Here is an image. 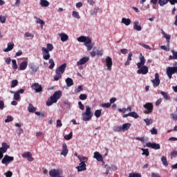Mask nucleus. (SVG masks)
<instances>
[{
	"mask_svg": "<svg viewBox=\"0 0 177 177\" xmlns=\"http://www.w3.org/2000/svg\"><path fill=\"white\" fill-rule=\"evenodd\" d=\"M59 37L61 38L62 42H66L68 40V35H67L66 33L59 34Z\"/></svg>",
	"mask_w": 177,
	"mask_h": 177,
	"instance_id": "b1692460",
	"label": "nucleus"
},
{
	"mask_svg": "<svg viewBox=\"0 0 177 177\" xmlns=\"http://www.w3.org/2000/svg\"><path fill=\"white\" fill-rule=\"evenodd\" d=\"M13 160H15V158L13 156L5 155L3 159L1 160V164H4V165H8V164H10V162H12Z\"/></svg>",
	"mask_w": 177,
	"mask_h": 177,
	"instance_id": "6e6552de",
	"label": "nucleus"
},
{
	"mask_svg": "<svg viewBox=\"0 0 177 177\" xmlns=\"http://www.w3.org/2000/svg\"><path fill=\"white\" fill-rule=\"evenodd\" d=\"M107 71H111L113 67V59L110 56H107L105 59Z\"/></svg>",
	"mask_w": 177,
	"mask_h": 177,
	"instance_id": "1a4fd4ad",
	"label": "nucleus"
},
{
	"mask_svg": "<svg viewBox=\"0 0 177 177\" xmlns=\"http://www.w3.org/2000/svg\"><path fill=\"white\" fill-rule=\"evenodd\" d=\"M171 53L173 55H169V60H176L177 59V51L171 50Z\"/></svg>",
	"mask_w": 177,
	"mask_h": 177,
	"instance_id": "393cba45",
	"label": "nucleus"
},
{
	"mask_svg": "<svg viewBox=\"0 0 177 177\" xmlns=\"http://www.w3.org/2000/svg\"><path fill=\"white\" fill-rule=\"evenodd\" d=\"M24 37L25 38H28L30 37H31V38H32L34 37V34L32 33H30L28 32H26L25 34H24Z\"/></svg>",
	"mask_w": 177,
	"mask_h": 177,
	"instance_id": "6e6d98bb",
	"label": "nucleus"
},
{
	"mask_svg": "<svg viewBox=\"0 0 177 177\" xmlns=\"http://www.w3.org/2000/svg\"><path fill=\"white\" fill-rule=\"evenodd\" d=\"M114 132H121L122 131V127L121 126H116L113 129Z\"/></svg>",
	"mask_w": 177,
	"mask_h": 177,
	"instance_id": "3c124183",
	"label": "nucleus"
},
{
	"mask_svg": "<svg viewBox=\"0 0 177 177\" xmlns=\"http://www.w3.org/2000/svg\"><path fill=\"white\" fill-rule=\"evenodd\" d=\"M56 127H63V124L62 123V120H60L59 119L57 120Z\"/></svg>",
	"mask_w": 177,
	"mask_h": 177,
	"instance_id": "0e129e2a",
	"label": "nucleus"
},
{
	"mask_svg": "<svg viewBox=\"0 0 177 177\" xmlns=\"http://www.w3.org/2000/svg\"><path fill=\"white\" fill-rule=\"evenodd\" d=\"M83 121H91L93 117V113L89 106H86V111L82 114Z\"/></svg>",
	"mask_w": 177,
	"mask_h": 177,
	"instance_id": "39448f33",
	"label": "nucleus"
},
{
	"mask_svg": "<svg viewBox=\"0 0 177 177\" xmlns=\"http://www.w3.org/2000/svg\"><path fill=\"white\" fill-rule=\"evenodd\" d=\"M94 158L97 159L98 161H103V156L97 151L94 153Z\"/></svg>",
	"mask_w": 177,
	"mask_h": 177,
	"instance_id": "5701e85b",
	"label": "nucleus"
},
{
	"mask_svg": "<svg viewBox=\"0 0 177 177\" xmlns=\"http://www.w3.org/2000/svg\"><path fill=\"white\" fill-rule=\"evenodd\" d=\"M0 21L3 24V23L6 22V17L0 15Z\"/></svg>",
	"mask_w": 177,
	"mask_h": 177,
	"instance_id": "bf43d9fd",
	"label": "nucleus"
},
{
	"mask_svg": "<svg viewBox=\"0 0 177 177\" xmlns=\"http://www.w3.org/2000/svg\"><path fill=\"white\" fill-rule=\"evenodd\" d=\"M145 122L146 123V125L149 126V125H151V124H153V119H144Z\"/></svg>",
	"mask_w": 177,
	"mask_h": 177,
	"instance_id": "49530a36",
	"label": "nucleus"
},
{
	"mask_svg": "<svg viewBox=\"0 0 177 177\" xmlns=\"http://www.w3.org/2000/svg\"><path fill=\"white\" fill-rule=\"evenodd\" d=\"M77 172H82V171H86V164L85 162H81L79 166L77 167Z\"/></svg>",
	"mask_w": 177,
	"mask_h": 177,
	"instance_id": "2eb2a0df",
	"label": "nucleus"
},
{
	"mask_svg": "<svg viewBox=\"0 0 177 177\" xmlns=\"http://www.w3.org/2000/svg\"><path fill=\"white\" fill-rule=\"evenodd\" d=\"M28 64V62L27 61H23L20 64H19V70L21 71H24L26 68H27V66Z\"/></svg>",
	"mask_w": 177,
	"mask_h": 177,
	"instance_id": "412c9836",
	"label": "nucleus"
},
{
	"mask_svg": "<svg viewBox=\"0 0 177 177\" xmlns=\"http://www.w3.org/2000/svg\"><path fill=\"white\" fill-rule=\"evenodd\" d=\"M129 117H133V118H136V119L139 118V115H138V113L135 111L129 113Z\"/></svg>",
	"mask_w": 177,
	"mask_h": 177,
	"instance_id": "f704fd0d",
	"label": "nucleus"
},
{
	"mask_svg": "<svg viewBox=\"0 0 177 177\" xmlns=\"http://www.w3.org/2000/svg\"><path fill=\"white\" fill-rule=\"evenodd\" d=\"M12 64L13 70H17V62L16 61V59L12 60Z\"/></svg>",
	"mask_w": 177,
	"mask_h": 177,
	"instance_id": "a18cd8bd",
	"label": "nucleus"
},
{
	"mask_svg": "<svg viewBox=\"0 0 177 177\" xmlns=\"http://www.w3.org/2000/svg\"><path fill=\"white\" fill-rule=\"evenodd\" d=\"M151 135H157L158 133V131H157L156 129H155L154 127H153L151 129Z\"/></svg>",
	"mask_w": 177,
	"mask_h": 177,
	"instance_id": "13d9d810",
	"label": "nucleus"
},
{
	"mask_svg": "<svg viewBox=\"0 0 177 177\" xmlns=\"http://www.w3.org/2000/svg\"><path fill=\"white\" fill-rule=\"evenodd\" d=\"M154 88H156V86H158L160 85V75H158V73H156L155 74V79L151 80Z\"/></svg>",
	"mask_w": 177,
	"mask_h": 177,
	"instance_id": "f8f14e48",
	"label": "nucleus"
},
{
	"mask_svg": "<svg viewBox=\"0 0 177 177\" xmlns=\"http://www.w3.org/2000/svg\"><path fill=\"white\" fill-rule=\"evenodd\" d=\"M161 161H162L163 165H165V167H168V160H167V157L162 156Z\"/></svg>",
	"mask_w": 177,
	"mask_h": 177,
	"instance_id": "4c0bfd02",
	"label": "nucleus"
},
{
	"mask_svg": "<svg viewBox=\"0 0 177 177\" xmlns=\"http://www.w3.org/2000/svg\"><path fill=\"white\" fill-rule=\"evenodd\" d=\"M104 168L106 169L105 174L109 175V174H110V170L111 168H113V167H110L109 165H105Z\"/></svg>",
	"mask_w": 177,
	"mask_h": 177,
	"instance_id": "a19ab883",
	"label": "nucleus"
},
{
	"mask_svg": "<svg viewBox=\"0 0 177 177\" xmlns=\"http://www.w3.org/2000/svg\"><path fill=\"white\" fill-rule=\"evenodd\" d=\"M141 150L143 151L142 152V156H146V157H149L150 156V152L149 151V149H141Z\"/></svg>",
	"mask_w": 177,
	"mask_h": 177,
	"instance_id": "e433bc0d",
	"label": "nucleus"
},
{
	"mask_svg": "<svg viewBox=\"0 0 177 177\" xmlns=\"http://www.w3.org/2000/svg\"><path fill=\"white\" fill-rule=\"evenodd\" d=\"M94 115L97 118H100V115H102V110L100 109H97L95 111L94 113Z\"/></svg>",
	"mask_w": 177,
	"mask_h": 177,
	"instance_id": "79ce46f5",
	"label": "nucleus"
},
{
	"mask_svg": "<svg viewBox=\"0 0 177 177\" xmlns=\"http://www.w3.org/2000/svg\"><path fill=\"white\" fill-rule=\"evenodd\" d=\"M161 34H162V35H163L164 38H165V39H167V46H168V48H169V39H171V35L165 33L164 30H162V29L161 30Z\"/></svg>",
	"mask_w": 177,
	"mask_h": 177,
	"instance_id": "aec40b11",
	"label": "nucleus"
},
{
	"mask_svg": "<svg viewBox=\"0 0 177 177\" xmlns=\"http://www.w3.org/2000/svg\"><path fill=\"white\" fill-rule=\"evenodd\" d=\"M13 121V117L8 115L7 118L5 120V122H12Z\"/></svg>",
	"mask_w": 177,
	"mask_h": 177,
	"instance_id": "5fc2aeb1",
	"label": "nucleus"
},
{
	"mask_svg": "<svg viewBox=\"0 0 177 177\" xmlns=\"http://www.w3.org/2000/svg\"><path fill=\"white\" fill-rule=\"evenodd\" d=\"M32 73H37V68L34 65H31L30 67Z\"/></svg>",
	"mask_w": 177,
	"mask_h": 177,
	"instance_id": "e2e57ef3",
	"label": "nucleus"
},
{
	"mask_svg": "<svg viewBox=\"0 0 177 177\" xmlns=\"http://www.w3.org/2000/svg\"><path fill=\"white\" fill-rule=\"evenodd\" d=\"M53 49H54V47H53V44H47L46 48L45 47L41 48L43 59H44V60H49V59H50V54L49 53V52H52Z\"/></svg>",
	"mask_w": 177,
	"mask_h": 177,
	"instance_id": "f03ea898",
	"label": "nucleus"
},
{
	"mask_svg": "<svg viewBox=\"0 0 177 177\" xmlns=\"http://www.w3.org/2000/svg\"><path fill=\"white\" fill-rule=\"evenodd\" d=\"M73 17H75V19H80V13L77 11H73L72 12Z\"/></svg>",
	"mask_w": 177,
	"mask_h": 177,
	"instance_id": "8fccbe9b",
	"label": "nucleus"
},
{
	"mask_svg": "<svg viewBox=\"0 0 177 177\" xmlns=\"http://www.w3.org/2000/svg\"><path fill=\"white\" fill-rule=\"evenodd\" d=\"M88 62H89V58L88 57H84L77 62L76 66H82L88 63Z\"/></svg>",
	"mask_w": 177,
	"mask_h": 177,
	"instance_id": "dca6fc26",
	"label": "nucleus"
},
{
	"mask_svg": "<svg viewBox=\"0 0 177 177\" xmlns=\"http://www.w3.org/2000/svg\"><path fill=\"white\" fill-rule=\"evenodd\" d=\"M132 124L131 123H124L122 127V131H128L131 128Z\"/></svg>",
	"mask_w": 177,
	"mask_h": 177,
	"instance_id": "c85d7f7f",
	"label": "nucleus"
},
{
	"mask_svg": "<svg viewBox=\"0 0 177 177\" xmlns=\"http://www.w3.org/2000/svg\"><path fill=\"white\" fill-rule=\"evenodd\" d=\"M10 93H15L14 94V99L15 100H20V94L17 91H10Z\"/></svg>",
	"mask_w": 177,
	"mask_h": 177,
	"instance_id": "c9c22d12",
	"label": "nucleus"
},
{
	"mask_svg": "<svg viewBox=\"0 0 177 177\" xmlns=\"http://www.w3.org/2000/svg\"><path fill=\"white\" fill-rule=\"evenodd\" d=\"M35 19H36V23L37 24H40L41 28H44V24H45L44 20L41 19L40 18H38V17H35Z\"/></svg>",
	"mask_w": 177,
	"mask_h": 177,
	"instance_id": "bb28decb",
	"label": "nucleus"
},
{
	"mask_svg": "<svg viewBox=\"0 0 177 177\" xmlns=\"http://www.w3.org/2000/svg\"><path fill=\"white\" fill-rule=\"evenodd\" d=\"M79 104V107L80 109V110H84V109H85V106L83 105L82 102H81V101H80L78 102Z\"/></svg>",
	"mask_w": 177,
	"mask_h": 177,
	"instance_id": "69168bd1",
	"label": "nucleus"
},
{
	"mask_svg": "<svg viewBox=\"0 0 177 177\" xmlns=\"http://www.w3.org/2000/svg\"><path fill=\"white\" fill-rule=\"evenodd\" d=\"M39 3L43 8H47V6H49V1L47 0H40Z\"/></svg>",
	"mask_w": 177,
	"mask_h": 177,
	"instance_id": "7c9ffc66",
	"label": "nucleus"
},
{
	"mask_svg": "<svg viewBox=\"0 0 177 177\" xmlns=\"http://www.w3.org/2000/svg\"><path fill=\"white\" fill-rule=\"evenodd\" d=\"M8 149H10V145L6 142H2L1 147H0V160L3 158V153H6Z\"/></svg>",
	"mask_w": 177,
	"mask_h": 177,
	"instance_id": "423d86ee",
	"label": "nucleus"
},
{
	"mask_svg": "<svg viewBox=\"0 0 177 177\" xmlns=\"http://www.w3.org/2000/svg\"><path fill=\"white\" fill-rule=\"evenodd\" d=\"M171 157H176V156H177V151H171Z\"/></svg>",
	"mask_w": 177,
	"mask_h": 177,
	"instance_id": "774afa93",
	"label": "nucleus"
},
{
	"mask_svg": "<svg viewBox=\"0 0 177 177\" xmlns=\"http://www.w3.org/2000/svg\"><path fill=\"white\" fill-rule=\"evenodd\" d=\"M122 23L125 26H129L131 24V19L129 18H122Z\"/></svg>",
	"mask_w": 177,
	"mask_h": 177,
	"instance_id": "473e14b6",
	"label": "nucleus"
},
{
	"mask_svg": "<svg viewBox=\"0 0 177 177\" xmlns=\"http://www.w3.org/2000/svg\"><path fill=\"white\" fill-rule=\"evenodd\" d=\"M147 147H150L151 149H153V150H160L161 149V146L158 143L155 142H147L146 144Z\"/></svg>",
	"mask_w": 177,
	"mask_h": 177,
	"instance_id": "9b49d317",
	"label": "nucleus"
},
{
	"mask_svg": "<svg viewBox=\"0 0 177 177\" xmlns=\"http://www.w3.org/2000/svg\"><path fill=\"white\" fill-rule=\"evenodd\" d=\"M140 46H142L145 49H149V50H150V49H151V47H150V46H149L147 44H145L143 43H140Z\"/></svg>",
	"mask_w": 177,
	"mask_h": 177,
	"instance_id": "4d7b16f0",
	"label": "nucleus"
},
{
	"mask_svg": "<svg viewBox=\"0 0 177 177\" xmlns=\"http://www.w3.org/2000/svg\"><path fill=\"white\" fill-rule=\"evenodd\" d=\"M49 175L50 177H57L60 175V170L55 169H51L49 171Z\"/></svg>",
	"mask_w": 177,
	"mask_h": 177,
	"instance_id": "a211bd4d",
	"label": "nucleus"
},
{
	"mask_svg": "<svg viewBox=\"0 0 177 177\" xmlns=\"http://www.w3.org/2000/svg\"><path fill=\"white\" fill-rule=\"evenodd\" d=\"M66 68H67V64L64 63L60 65L58 68L55 70V75H54V81H59L62 78V75L64 74V71H66Z\"/></svg>",
	"mask_w": 177,
	"mask_h": 177,
	"instance_id": "7ed1b4c3",
	"label": "nucleus"
},
{
	"mask_svg": "<svg viewBox=\"0 0 177 177\" xmlns=\"http://www.w3.org/2000/svg\"><path fill=\"white\" fill-rule=\"evenodd\" d=\"M102 107H105L106 109H109L111 106V104L110 102L102 104Z\"/></svg>",
	"mask_w": 177,
	"mask_h": 177,
	"instance_id": "052dcab7",
	"label": "nucleus"
},
{
	"mask_svg": "<svg viewBox=\"0 0 177 177\" xmlns=\"http://www.w3.org/2000/svg\"><path fill=\"white\" fill-rule=\"evenodd\" d=\"M133 28H134L136 31H142V26H140L139 25V21H135V22H134Z\"/></svg>",
	"mask_w": 177,
	"mask_h": 177,
	"instance_id": "c756f323",
	"label": "nucleus"
},
{
	"mask_svg": "<svg viewBox=\"0 0 177 177\" xmlns=\"http://www.w3.org/2000/svg\"><path fill=\"white\" fill-rule=\"evenodd\" d=\"M140 62L143 63L144 64H145L146 63V59H145V56H143V55H142V53L140 54Z\"/></svg>",
	"mask_w": 177,
	"mask_h": 177,
	"instance_id": "09e8293b",
	"label": "nucleus"
},
{
	"mask_svg": "<svg viewBox=\"0 0 177 177\" xmlns=\"http://www.w3.org/2000/svg\"><path fill=\"white\" fill-rule=\"evenodd\" d=\"M78 160L80 161V162H85V161H88V158L85 156H77Z\"/></svg>",
	"mask_w": 177,
	"mask_h": 177,
	"instance_id": "ea45409f",
	"label": "nucleus"
},
{
	"mask_svg": "<svg viewBox=\"0 0 177 177\" xmlns=\"http://www.w3.org/2000/svg\"><path fill=\"white\" fill-rule=\"evenodd\" d=\"M145 66V64H143V62H138L137 64V67L138 68L140 69L141 67Z\"/></svg>",
	"mask_w": 177,
	"mask_h": 177,
	"instance_id": "338daca9",
	"label": "nucleus"
},
{
	"mask_svg": "<svg viewBox=\"0 0 177 177\" xmlns=\"http://www.w3.org/2000/svg\"><path fill=\"white\" fill-rule=\"evenodd\" d=\"M143 107L146 109L145 111H144L145 114H150V113H153V104L150 102H147L145 104H144Z\"/></svg>",
	"mask_w": 177,
	"mask_h": 177,
	"instance_id": "9d476101",
	"label": "nucleus"
},
{
	"mask_svg": "<svg viewBox=\"0 0 177 177\" xmlns=\"http://www.w3.org/2000/svg\"><path fill=\"white\" fill-rule=\"evenodd\" d=\"M31 88L35 91L36 93L42 92V86H41L39 83H34L32 84Z\"/></svg>",
	"mask_w": 177,
	"mask_h": 177,
	"instance_id": "ddd939ff",
	"label": "nucleus"
},
{
	"mask_svg": "<svg viewBox=\"0 0 177 177\" xmlns=\"http://www.w3.org/2000/svg\"><path fill=\"white\" fill-rule=\"evenodd\" d=\"M62 91H57L54 93V94L50 97V100H48L46 102V106H52L53 103H57V100L62 97Z\"/></svg>",
	"mask_w": 177,
	"mask_h": 177,
	"instance_id": "20e7f679",
	"label": "nucleus"
},
{
	"mask_svg": "<svg viewBox=\"0 0 177 177\" xmlns=\"http://www.w3.org/2000/svg\"><path fill=\"white\" fill-rule=\"evenodd\" d=\"M132 60V53L130 52L127 57V60L126 61L124 66H129L131 64V61Z\"/></svg>",
	"mask_w": 177,
	"mask_h": 177,
	"instance_id": "cd10ccee",
	"label": "nucleus"
},
{
	"mask_svg": "<svg viewBox=\"0 0 177 177\" xmlns=\"http://www.w3.org/2000/svg\"><path fill=\"white\" fill-rule=\"evenodd\" d=\"M67 154H68V148L67 147V144L64 143L62 145V151L61 152V156H64V157H66Z\"/></svg>",
	"mask_w": 177,
	"mask_h": 177,
	"instance_id": "f3484780",
	"label": "nucleus"
},
{
	"mask_svg": "<svg viewBox=\"0 0 177 177\" xmlns=\"http://www.w3.org/2000/svg\"><path fill=\"white\" fill-rule=\"evenodd\" d=\"M19 84V81L17 80H14L11 82V88H16Z\"/></svg>",
	"mask_w": 177,
	"mask_h": 177,
	"instance_id": "37998d69",
	"label": "nucleus"
},
{
	"mask_svg": "<svg viewBox=\"0 0 177 177\" xmlns=\"http://www.w3.org/2000/svg\"><path fill=\"white\" fill-rule=\"evenodd\" d=\"M66 86L70 88V86H73L74 85V81H73V79L70 77H67L66 79Z\"/></svg>",
	"mask_w": 177,
	"mask_h": 177,
	"instance_id": "a878e982",
	"label": "nucleus"
},
{
	"mask_svg": "<svg viewBox=\"0 0 177 177\" xmlns=\"http://www.w3.org/2000/svg\"><path fill=\"white\" fill-rule=\"evenodd\" d=\"M158 3L160 6H164V5L168 3V0H158Z\"/></svg>",
	"mask_w": 177,
	"mask_h": 177,
	"instance_id": "de8ad7c7",
	"label": "nucleus"
},
{
	"mask_svg": "<svg viewBox=\"0 0 177 177\" xmlns=\"http://www.w3.org/2000/svg\"><path fill=\"white\" fill-rule=\"evenodd\" d=\"M129 177H142L140 173H130Z\"/></svg>",
	"mask_w": 177,
	"mask_h": 177,
	"instance_id": "c03bdc74",
	"label": "nucleus"
},
{
	"mask_svg": "<svg viewBox=\"0 0 177 177\" xmlns=\"http://www.w3.org/2000/svg\"><path fill=\"white\" fill-rule=\"evenodd\" d=\"M32 154L31 152H25L22 153V157L24 158H28V161L32 162L34 161V158L32 157Z\"/></svg>",
	"mask_w": 177,
	"mask_h": 177,
	"instance_id": "6ab92c4d",
	"label": "nucleus"
},
{
	"mask_svg": "<svg viewBox=\"0 0 177 177\" xmlns=\"http://www.w3.org/2000/svg\"><path fill=\"white\" fill-rule=\"evenodd\" d=\"M137 73L138 74H143V75H146V74L149 73V67H147V66H144L138 69Z\"/></svg>",
	"mask_w": 177,
	"mask_h": 177,
	"instance_id": "4468645a",
	"label": "nucleus"
},
{
	"mask_svg": "<svg viewBox=\"0 0 177 177\" xmlns=\"http://www.w3.org/2000/svg\"><path fill=\"white\" fill-rule=\"evenodd\" d=\"M78 42H84L85 46L87 48V50H92V48L95 46L94 43H92V39L86 37L85 36H80L77 38Z\"/></svg>",
	"mask_w": 177,
	"mask_h": 177,
	"instance_id": "f257e3e1",
	"label": "nucleus"
},
{
	"mask_svg": "<svg viewBox=\"0 0 177 177\" xmlns=\"http://www.w3.org/2000/svg\"><path fill=\"white\" fill-rule=\"evenodd\" d=\"M12 175H13V173L12 171H8L6 173H5V176L6 177H12Z\"/></svg>",
	"mask_w": 177,
	"mask_h": 177,
	"instance_id": "680f3d73",
	"label": "nucleus"
},
{
	"mask_svg": "<svg viewBox=\"0 0 177 177\" xmlns=\"http://www.w3.org/2000/svg\"><path fill=\"white\" fill-rule=\"evenodd\" d=\"M166 73L167 77L171 80V78H172V75L177 73V67L169 66L166 70Z\"/></svg>",
	"mask_w": 177,
	"mask_h": 177,
	"instance_id": "0eeeda50",
	"label": "nucleus"
},
{
	"mask_svg": "<svg viewBox=\"0 0 177 177\" xmlns=\"http://www.w3.org/2000/svg\"><path fill=\"white\" fill-rule=\"evenodd\" d=\"M72 138H73V133L71 132L69 134L64 136V139L66 140H70Z\"/></svg>",
	"mask_w": 177,
	"mask_h": 177,
	"instance_id": "603ef678",
	"label": "nucleus"
},
{
	"mask_svg": "<svg viewBox=\"0 0 177 177\" xmlns=\"http://www.w3.org/2000/svg\"><path fill=\"white\" fill-rule=\"evenodd\" d=\"M79 97L80 100H86L88 95H86V94H81Z\"/></svg>",
	"mask_w": 177,
	"mask_h": 177,
	"instance_id": "864d4df0",
	"label": "nucleus"
},
{
	"mask_svg": "<svg viewBox=\"0 0 177 177\" xmlns=\"http://www.w3.org/2000/svg\"><path fill=\"white\" fill-rule=\"evenodd\" d=\"M48 63L50 64V70H53L55 67V61L53 60V59H48Z\"/></svg>",
	"mask_w": 177,
	"mask_h": 177,
	"instance_id": "72a5a7b5",
	"label": "nucleus"
},
{
	"mask_svg": "<svg viewBox=\"0 0 177 177\" xmlns=\"http://www.w3.org/2000/svg\"><path fill=\"white\" fill-rule=\"evenodd\" d=\"M14 46H15V44L12 42L8 43L7 48H5L3 50V52H10V50H13Z\"/></svg>",
	"mask_w": 177,
	"mask_h": 177,
	"instance_id": "4be33fe9",
	"label": "nucleus"
},
{
	"mask_svg": "<svg viewBox=\"0 0 177 177\" xmlns=\"http://www.w3.org/2000/svg\"><path fill=\"white\" fill-rule=\"evenodd\" d=\"M160 94L164 97V98L166 100H169V99H171V97H169V95H168V93L164 92V91H161Z\"/></svg>",
	"mask_w": 177,
	"mask_h": 177,
	"instance_id": "58836bf2",
	"label": "nucleus"
},
{
	"mask_svg": "<svg viewBox=\"0 0 177 177\" xmlns=\"http://www.w3.org/2000/svg\"><path fill=\"white\" fill-rule=\"evenodd\" d=\"M28 110L29 113H35L37 108L34 107L32 104H29Z\"/></svg>",
	"mask_w": 177,
	"mask_h": 177,
	"instance_id": "2f4dec72",
	"label": "nucleus"
}]
</instances>
